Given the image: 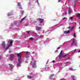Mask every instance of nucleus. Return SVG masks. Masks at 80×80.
<instances>
[{
    "label": "nucleus",
    "mask_w": 80,
    "mask_h": 80,
    "mask_svg": "<svg viewBox=\"0 0 80 80\" xmlns=\"http://www.w3.org/2000/svg\"><path fill=\"white\" fill-rule=\"evenodd\" d=\"M32 61L34 62L33 65H32V67L34 68H36V62H35V61H34V58H32Z\"/></svg>",
    "instance_id": "f257e3e1"
},
{
    "label": "nucleus",
    "mask_w": 80,
    "mask_h": 80,
    "mask_svg": "<svg viewBox=\"0 0 80 80\" xmlns=\"http://www.w3.org/2000/svg\"><path fill=\"white\" fill-rule=\"evenodd\" d=\"M37 20L38 21L40 22V23H42L43 21H44V19H43L38 18L37 19Z\"/></svg>",
    "instance_id": "f03ea898"
},
{
    "label": "nucleus",
    "mask_w": 80,
    "mask_h": 80,
    "mask_svg": "<svg viewBox=\"0 0 80 80\" xmlns=\"http://www.w3.org/2000/svg\"><path fill=\"white\" fill-rule=\"evenodd\" d=\"M20 58H18V62L17 63V66H19L21 64V61H20Z\"/></svg>",
    "instance_id": "7ed1b4c3"
},
{
    "label": "nucleus",
    "mask_w": 80,
    "mask_h": 80,
    "mask_svg": "<svg viewBox=\"0 0 80 80\" xmlns=\"http://www.w3.org/2000/svg\"><path fill=\"white\" fill-rule=\"evenodd\" d=\"M10 60H11V61H13V58H14V57H15V56L13 55H10Z\"/></svg>",
    "instance_id": "20e7f679"
},
{
    "label": "nucleus",
    "mask_w": 80,
    "mask_h": 80,
    "mask_svg": "<svg viewBox=\"0 0 80 80\" xmlns=\"http://www.w3.org/2000/svg\"><path fill=\"white\" fill-rule=\"evenodd\" d=\"M2 46L3 48H5L6 47V45H5V42H3L2 43Z\"/></svg>",
    "instance_id": "39448f33"
},
{
    "label": "nucleus",
    "mask_w": 80,
    "mask_h": 80,
    "mask_svg": "<svg viewBox=\"0 0 80 80\" xmlns=\"http://www.w3.org/2000/svg\"><path fill=\"white\" fill-rule=\"evenodd\" d=\"M22 52H20L18 54L17 56L19 58H20V59H21V57H22Z\"/></svg>",
    "instance_id": "423d86ee"
},
{
    "label": "nucleus",
    "mask_w": 80,
    "mask_h": 80,
    "mask_svg": "<svg viewBox=\"0 0 80 80\" xmlns=\"http://www.w3.org/2000/svg\"><path fill=\"white\" fill-rule=\"evenodd\" d=\"M41 29H42V27H41L38 26L36 28V30L37 31H39V30H40Z\"/></svg>",
    "instance_id": "0eeeda50"
},
{
    "label": "nucleus",
    "mask_w": 80,
    "mask_h": 80,
    "mask_svg": "<svg viewBox=\"0 0 80 80\" xmlns=\"http://www.w3.org/2000/svg\"><path fill=\"white\" fill-rule=\"evenodd\" d=\"M63 55V53L62 52V50L61 51L59 55V58H61L62 57V55Z\"/></svg>",
    "instance_id": "6e6552de"
},
{
    "label": "nucleus",
    "mask_w": 80,
    "mask_h": 80,
    "mask_svg": "<svg viewBox=\"0 0 80 80\" xmlns=\"http://www.w3.org/2000/svg\"><path fill=\"white\" fill-rule=\"evenodd\" d=\"M71 12H72V9H71L70 8H69V10H68V13L70 14V13H71Z\"/></svg>",
    "instance_id": "1a4fd4ad"
},
{
    "label": "nucleus",
    "mask_w": 80,
    "mask_h": 80,
    "mask_svg": "<svg viewBox=\"0 0 80 80\" xmlns=\"http://www.w3.org/2000/svg\"><path fill=\"white\" fill-rule=\"evenodd\" d=\"M70 33V31L69 30L65 31L64 32V33H65V34H67V33Z\"/></svg>",
    "instance_id": "9d476101"
},
{
    "label": "nucleus",
    "mask_w": 80,
    "mask_h": 80,
    "mask_svg": "<svg viewBox=\"0 0 80 80\" xmlns=\"http://www.w3.org/2000/svg\"><path fill=\"white\" fill-rule=\"evenodd\" d=\"M75 39H73V40L72 41V43L71 44V46H72V45H73V44L75 42Z\"/></svg>",
    "instance_id": "9b49d317"
},
{
    "label": "nucleus",
    "mask_w": 80,
    "mask_h": 80,
    "mask_svg": "<svg viewBox=\"0 0 80 80\" xmlns=\"http://www.w3.org/2000/svg\"><path fill=\"white\" fill-rule=\"evenodd\" d=\"M71 77L72 78V79L73 80H76V78H75V76H71Z\"/></svg>",
    "instance_id": "f8f14e48"
},
{
    "label": "nucleus",
    "mask_w": 80,
    "mask_h": 80,
    "mask_svg": "<svg viewBox=\"0 0 80 80\" xmlns=\"http://www.w3.org/2000/svg\"><path fill=\"white\" fill-rule=\"evenodd\" d=\"M27 17V16H25L24 18H22L21 21V22H22L23 20H25V18H26Z\"/></svg>",
    "instance_id": "ddd939ff"
},
{
    "label": "nucleus",
    "mask_w": 80,
    "mask_h": 80,
    "mask_svg": "<svg viewBox=\"0 0 80 80\" xmlns=\"http://www.w3.org/2000/svg\"><path fill=\"white\" fill-rule=\"evenodd\" d=\"M54 76V74H51L50 77H49V78L50 79V78H52V77H53Z\"/></svg>",
    "instance_id": "4468645a"
},
{
    "label": "nucleus",
    "mask_w": 80,
    "mask_h": 80,
    "mask_svg": "<svg viewBox=\"0 0 80 80\" xmlns=\"http://www.w3.org/2000/svg\"><path fill=\"white\" fill-rule=\"evenodd\" d=\"M27 76H28V78L30 79L32 78V77L30 76L27 75Z\"/></svg>",
    "instance_id": "2eb2a0df"
},
{
    "label": "nucleus",
    "mask_w": 80,
    "mask_h": 80,
    "mask_svg": "<svg viewBox=\"0 0 80 80\" xmlns=\"http://www.w3.org/2000/svg\"><path fill=\"white\" fill-rule=\"evenodd\" d=\"M29 39L30 40H31V41H33V38L32 37L29 38Z\"/></svg>",
    "instance_id": "dca6fc26"
},
{
    "label": "nucleus",
    "mask_w": 80,
    "mask_h": 80,
    "mask_svg": "<svg viewBox=\"0 0 80 80\" xmlns=\"http://www.w3.org/2000/svg\"><path fill=\"white\" fill-rule=\"evenodd\" d=\"M18 7H20V6H21V5H20V3L19 2L18 3Z\"/></svg>",
    "instance_id": "f3484780"
},
{
    "label": "nucleus",
    "mask_w": 80,
    "mask_h": 80,
    "mask_svg": "<svg viewBox=\"0 0 80 80\" xmlns=\"http://www.w3.org/2000/svg\"><path fill=\"white\" fill-rule=\"evenodd\" d=\"M10 47V45H9L7 47V48H6V50H8V48H9V47Z\"/></svg>",
    "instance_id": "a211bd4d"
},
{
    "label": "nucleus",
    "mask_w": 80,
    "mask_h": 80,
    "mask_svg": "<svg viewBox=\"0 0 80 80\" xmlns=\"http://www.w3.org/2000/svg\"><path fill=\"white\" fill-rule=\"evenodd\" d=\"M11 15H12V14H10V13H8V16L9 17V16H11Z\"/></svg>",
    "instance_id": "6ab92c4d"
},
{
    "label": "nucleus",
    "mask_w": 80,
    "mask_h": 80,
    "mask_svg": "<svg viewBox=\"0 0 80 80\" xmlns=\"http://www.w3.org/2000/svg\"><path fill=\"white\" fill-rule=\"evenodd\" d=\"M9 65L10 66V68H12V64H9Z\"/></svg>",
    "instance_id": "aec40b11"
},
{
    "label": "nucleus",
    "mask_w": 80,
    "mask_h": 80,
    "mask_svg": "<svg viewBox=\"0 0 80 80\" xmlns=\"http://www.w3.org/2000/svg\"><path fill=\"white\" fill-rule=\"evenodd\" d=\"M12 43H13V41H11L10 42V45H12Z\"/></svg>",
    "instance_id": "412c9836"
},
{
    "label": "nucleus",
    "mask_w": 80,
    "mask_h": 80,
    "mask_svg": "<svg viewBox=\"0 0 80 80\" xmlns=\"http://www.w3.org/2000/svg\"><path fill=\"white\" fill-rule=\"evenodd\" d=\"M76 33H74L73 34V37H75V38H76V35H75Z\"/></svg>",
    "instance_id": "4be33fe9"
},
{
    "label": "nucleus",
    "mask_w": 80,
    "mask_h": 80,
    "mask_svg": "<svg viewBox=\"0 0 80 80\" xmlns=\"http://www.w3.org/2000/svg\"><path fill=\"white\" fill-rule=\"evenodd\" d=\"M74 1L75 3H76V2H77L78 1V0H74Z\"/></svg>",
    "instance_id": "5701e85b"
},
{
    "label": "nucleus",
    "mask_w": 80,
    "mask_h": 80,
    "mask_svg": "<svg viewBox=\"0 0 80 80\" xmlns=\"http://www.w3.org/2000/svg\"><path fill=\"white\" fill-rule=\"evenodd\" d=\"M70 57H68V58L66 59V60H69L70 59Z\"/></svg>",
    "instance_id": "b1692460"
},
{
    "label": "nucleus",
    "mask_w": 80,
    "mask_h": 80,
    "mask_svg": "<svg viewBox=\"0 0 80 80\" xmlns=\"http://www.w3.org/2000/svg\"><path fill=\"white\" fill-rule=\"evenodd\" d=\"M28 53H30V52H28V51L26 52V55H28Z\"/></svg>",
    "instance_id": "393cba45"
},
{
    "label": "nucleus",
    "mask_w": 80,
    "mask_h": 80,
    "mask_svg": "<svg viewBox=\"0 0 80 80\" xmlns=\"http://www.w3.org/2000/svg\"><path fill=\"white\" fill-rule=\"evenodd\" d=\"M24 14V11H23L22 12V15H23Z\"/></svg>",
    "instance_id": "a878e982"
},
{
    "label": "nucleus",
    "mask_w": 80,
    "mask_h": 80,
    "mask_svg": "<svg viewBox=\"0 0 80 80\" xmlns=\"http://www.w3.org/2000/svg\"><path fill=\"white\" fill-rule=\"evenodd\" d=\"M67 54H65V55L63 56V58H64V57H66V56H67Z\"/></svg>",
    "instance_id": "bb28decb"
},
{
    "label": "nucleus",
    "mask_w": 80,
    "mask_h": 80,
    "mask_svg": "<svg viewBox=\"0 0 80 80\" xmlns=\"http://www.w3.org/2000/svg\"><path fill=\"white\" fill-rule=\"evenodd\" d=\"M19 8L20 9H22V6H19Z\"/></svg>",
    "instance_id": "cd10ccee"
},
{
    "label": "nucleus",
    "mask_w": 80,
    "mask_h": 80,
    "mask_svg": "<svg viewBox=\"0 0 80 80\" xmlns=\"http://www.w3.org/2000/svg\"><path fill=\"white\" fill-rule=\"evenodd\" d=\"M73 17H71V18H70V20H72V19H73Z\"/></svg>",
    "instance_id": "c85d7f7f"
},
{
    "label": "nucleus",
    "mask_w": 80,
    "mask_h": 80,
    "mask_svg": "<svg viewBox=\"0 0 80 80\" xmlns=\"http://www.w3.org/2000/svg\"><path fill=\"white\" fill-rule=\"evenodd\" d=\"M27 32L28 33H30V31H27Z\"/></svg>",
    "instance_id": "c756f323"
},
{
    "label": "nucleus",
    "mask_w": 80,
    "mask_h": 80,
    "mask_svg": "<svg viewBox=\"0 0 80 80\" xmlns=\"http://www.w3.org/2000/svg\"><path fill=\"white\" fill-rule=\"evenodd\" d=\"M39 26H42V24H38Z\"/></svg>",
    "instance_id": "7c9ffc66"
},
{
    "label": "nucleus",
    "mask_w": 80,
    "mask_h": 80,
    "mask_svg": "<svg viewBox=\"0 0 80 80\" xmlns=\"http://www.w3.org/2000/svg\"><path fill=\"white\" fill-rule=\"evenodd\" d=\"M73 28H74V26H73L71 28V30H73Z\"/></svg>",
    "instance_id": "2f4dec72"
},
{
    "label": "nucleus",
    "mask_w": 80,
    "mask_h": 80,
    "mask_svg": "<svg viewBox=\"0 0 80 80\" xmlns=\"http://www.w3.org/2000/svg\"><path fill=\"white\" fill-rule=\"evenodd\" d=\"M60 47H59L57 48L58 50V49H60Z\"/></svg>",
    "instance_id": "473e14b6"
},
{
    "label": "nucleus",
    "mask_w": 80,
    "mask_h": 80,
    "mask_svg": "<svg viewBox=\"0 0 80 80\" xmlns=\"http://www.w3.org/2000/svg\"><path fill=\"white\" fill-rule=\"evenodd\" d=\"M70 70H73V68H70Z\"/></svg>",
    "instance_id": "72a5a7b5"
},
{
    "label": "nucleus",
    "mask_w": 80,
    "mask_h": 80,
    "mask_svg": "<svg viewBox=\"0 0 80 80\" xmlns=\"http://www.w3.org/2000/svg\"><path fill=\"white\" fill-rule=\"evenodd\" d=\"M61 0H58V2H61Z\"/></svg>",
    "instance_id": "f704fd0d"
},
{
    "label": "nucleus",
    "mask_w": 80,
    "mask_h": 80,
    "mask_svg": "<svg viewBox=\"0 0 80 80\" xmlns=\"http://www.w3.org/2000/svg\"><path fill=\"white\" fill-rule=\"evenodd\" d=\"M55 60H53V61H52L53 63H55Z\"/></svg>",
    "instance_id": "c9c22d12"
},
{
    "label": "nucleus",
    "mask_w": 80,
    "mask_h": 80,
    "mask_svg": "<svg viewBox=\"0 0 80 80\" xmlns=\"http://www.w3.org/2000/svg\"><path fill=\"white\" fill-rule=\"evenodd\" d=\"M2 59V57H1V56H0V60H1Z\"/></svg>",
    "instance_id": "e433bc0d"
},
{
    "label": "nucleus",
    "mask_w": 80,
    "mask_h": 80,
    "mask_svg": "<svg viewBox=\"0 0 80 80\" xmlns=\"http://www.w3.org/2000/svg\"><path fill=\"white\" fill-rule=\"evenodd\" d=\"M34 23H37V21H34Z\"/></svg>",
    "instance_id": "4c0bfd02"
},
{
    "label": "nucleus",
    "mask_w": 80,
    "mask_h": 80,
    "mask_svg": "<svg viewBox=\"0 0 80 80\" xmlns=\"http://www.w3.org/2000/svg\"><path fill=\"white\" fill-rule=\"evenodd\" d=\"M66 14H67V12H65V15H66Z\"/></svg>",
    "instance_id": "58836bf2"
},
{
    "label": "nucleus",
    "mask_w": 80,
    "mask_h": 80,
    "mask_svg": "<svg viewBox=\"0 0 80 80\" xmlns=\"http://www.w3.org/2000/svg\"><path fill=\"white\" fill-rule=\"evenodd\" d=\"M58 52V49H57L56 51H55V52Z\"/></svg>",
    "instance_id": "ea45409f"
},
{
    "label": "nucleus",
    "mask_w": 80,
    "mask_h": 80,
    "mask_svg": "<svg viewBox=\"0 0 80 80\" xmlns=\"http://www.w3.org/2000/svg\"><path fill=\"white\" fill-rule=\"evenodd\" d=\"M66 18L64 17V18H63V20H64V19H65Z\"/></svg>",
    "instance_id": "a19ab883"
},
{
    "label": "nucleus",
    "mask_w": 80,
    "mask_h": 80,
    "mask_svg": "<svg viewBox=\"0 0 80 80\" xmlns=\"http://www.w3.org/2000/svg\"><path fill=\"white\" fill-rule=\"evenodd\" d=\"M74 45H76V46H77V43H74Z\"/></svg>",
    "instance_id": "79ce46f5"
},
{
    "label": "nucleus",
    "mask_w": 80,
    "mask_h": 80,
    "mask_svg": "<svg viewBox=\"0 0 80 80\" xmlns=\"http://www.w3.org/2000/svg\"><path fill=\"white\" fill-rule=\"evenodd\" d=\"M76 50H77L76 49H75L74 52H76Z\"/></svg>",
    "instance_id": "37998d69"
},
{
    "label": "nucleus",
    "mask_w": 80,
    "mask_h": 80,
    "mask_svg": "<svg viewBox=\"0 0 80 80\" xmlns=\"http://www.w3.org/2000/svg\"><path fill=\"white\" fill-rule=\"evenodd\" d=\"M80 49L78 51V53H80Z\"/></svg>",
    "instance_id": "c03bdc74"
},
{
    "label": "nucleus",
    "mask_w": 80,
    "mask_h": 80,
    "mask_svg": "<svg viewBox=\"0 0 80 80\" xmlns=\"http://www.w3.org/2000/svg\"><path fill=\"white\" fill-rule=\"evenodd\" d=\"M9 52H11V51L9 50Z\"/></svg>",
    "instance_id": "a18cd8bd"
},
{
    "label": "nucleus",
    "mask_w": 80,
    "mask_h": 80,
    "mask_svg": "<svg viewBox=\"0 0 80 80\" xmlns=\"http://www.w3.org/2000/svg\"><path fill=\"white\" fill-rule=\"evenodd\" d=\"M68 28H69V29L70 28V27H69Z\"/></svg>",
    "instance_id": "49530a36"
},
{
    "label": "nucleus",
    "mask_w": 80,
    "mask_h": 80,
    "mask_svg": "<svg viewBox=\"0 0 80 80\" xmlns=\"http://www.w3.org/2000/svg\"><path fill=\"white\" fill-rule=\"evenodd\" d=\"M68 62H66V63H67Z\"/></svg>",
    "instance_id": "de8ad7c7"
},
{
    "label": "nucleus",
    "mask_w": 80,
    "mask_h": 80,
    "mask_svg": "<svg viewBox=\"0 0 80 80\" xmlns=\"http://www.w3.org/2000/svg\"><path fill=\"white\" fill-rule=\"evenodd\" d=\"M76 5L75 4V5H74V7H75V6H76Z\"/></svg>",
    "instance_id": "09e8293b"
}]
</instances>
